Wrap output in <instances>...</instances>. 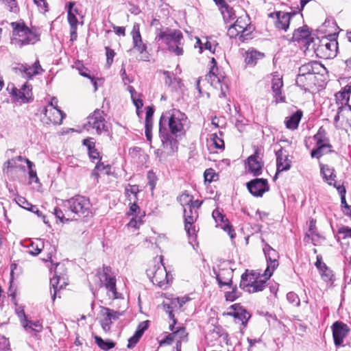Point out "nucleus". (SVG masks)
<instances>
[{
    "instance_id": "f257e3e1",
    "label": "nucleus",
    "mask_w": 351,
    "mask_h": 351,
    "mask_svg": "<svg viewBox=\"0 0 351 351\" xmlns=\"http://www.w3.org/2000/svg\"><path fill=\"white\" fill-rule=\"evenodd\" d=\"M188 119L186 114L178 110L172 109L163 113L159 121V129H167L168 125L169 134L175 137L184 135L188 128Z\"/></svg>"
},
{
    "instance_id": "f03ea898",
    "label": "nucleus",
    "mask_w": 351,
    "mask_h": 351,
    "mask_svg": "<svg viewBox=\"0 0 351 351\" xmlns=\"http://www.w3.org/2000/svg\"><path fill=\"white\" fill-rule=\"evenodd\" d=\"M155 40L157 42L161 41L175 55L179 56L183 54V35L180 30L168 27L158 29Z\"/></svg>"
},
{
    "instance_id": "7ed1b4c3",
    "label": "nucleus",
    "mask_w": 351,
    "mask_h": 351,
    "mask_svg": "<svg viewBox=\"0 0 351 351\" xmlns=\"http://www.w3.org/2000/svg\"><path fill=\"white\" fill-rule=\"evenodd\" d=\"M13 28L12 43L19 47L34 45L40 40V32L36 28L29 29L24 23H11Z\"/></svg>"
},
{
    "instance_id": "20e7f679",
    "label": "nucleus",
    "mask_w": 351,
    "mask_h": 351,
    "mask_svg": "<svg viewBox=\"0 0 351 351\" xmlns=\"http://www.w3.org/2000/svg\"><path fill=\"white\" fill-rule=\"evenodd\" d=\"M269 278L265 275V271L262 275L256 272L245 273L241 276L240 287L248 293L261 291L265 287Z\"/></svg>"
},
{
    "instance_id": "39448f33",
    "label": "nucleus",
    "mask_w": 351,
    "mask_h": 351,
    "mask_svg": "<svg viewBox=\"0 0 351 351\" xmlns=\"http://www.w3.org/2000/svg\"><path fill=\"white\" fill-rule=\"evenodd\" d=\"M211 62L213 64V66L211 67L209 73L207 75H206L204 79L202 77H199L197 80V88L198 89L199 92L201 93L199 84L202 81L205 80L215 88H219L221 90L220 97H225L226 91L228 88L226 78L222 75H219L216 73V72L218 70V68L216 67L217 63L215 58H212Z\"/></svg>"
},
{
    "instance_id": "423d86ee",
    "label": "nucleus",
    "mask_w": 351,
    "mask_h": 351,
    "mask_svg": "<svg viewBox=\"0 0 351 351\" xmlns=\"http://www.w3.org/2000/svg\"><path fill=\"white\" fill-rule=\"evenodd\" d=\"M250 19L247 15L239 16L236 21L231 24L228 29V35L230 38L239 36L241 40L247 39V36L252 32V28L250 25Z\"/></svg>"
},
{
    "instance_id": "0eeeda50",
    "label": "nucleus",
    "mask_w": 351,
    "mask_h": 351,
    "mask_svg": "<svg viewBox=\"0 0 351 351\" xmlns=\"http://www.w3.org/2000/svg\"><path fill=\"white\" fill-rule=\"evenodd\" d=\"M162 259L163 256H160L159 262L147 269V274L152 279L153 284L160 287H166L169 282V275L162 263Z\"/></svg>"
},
{
    "instance_id": "6e6552de",
    "label": "nucleus",
    "mask_w": 351,
    "mask_h": 351,
    "mask_svg": "<svg viewBox=\"0 0 351 351\" xmlns=\"http://www.w3.org/2000/svg\"><path fill=\"white\" fill-rule=\"evenodd\" d=\"M100 280L106 288L109 298L114 300L122 298V294L117 291L116 277L110 267H103V271L100 274Z\"/></svg>"
},
{
    "instance_id": "1a4fd4ad",
    "label": "nucleus",
    "mask_w": 351,
    "mask_h": 351,
    "mask_svg": "<svg viewBox=\"0 0 351 351\" xmlns=\"http://www.w3.org/2000/svg\"><path fill=\"white\" fill-rule=\"evenodd\" d=\"M64 206L74 214L73 218L77 216H87L90 213V202L84 196L77 195L64 202Z\"/></svg>"
},
{
    "instance_id": "9d476101",
    "label": "nucleus",
    "mask_w": 351,
    "mask_h": 351,
    "mask_svg": "<svg viewBox=\"0 0 351 351\" xmlns=\"http://www.w3.org/2000/svg\"><path fill=\"white\" fill-rule=\"evenodd\" d=\"M313 138L316 141V148L311 151V154L313 158H319L322 156L332 152V145L322 127L319 129Z\"/></svg>"
},
{
    "instance_id": "9b49d317",
    "label": "nucleus",
    "mask_w": 351,
    "mask_h": 351,
    "mask_svg": "<svg viewBox=\"0 0 351 351\" xmlns=\"http://www.w3.org/2000/svg\"><path fill=\"white\" fill-rule=\"evenodd\" d=\"M122 315L123 312L101 306L99 315V323L103 330L105 332H110L113 321L117 320Z\"/></svg>"
},
{
    "instance_id": "f8f14e48",
    "label": "nucleus",
    "mask_w": 351,
    "mask_h": 351,
    "mask_svg": "<svg viewBox=\"0 0 351 351\" xmlns=\"http://www.w3.org/2000/svg\"><path fill=\"white\" fill-rule=\"evenodd\" d=\"M338 43L336 40L322 39L315 49L317 55L324 59H331L337 56Z\"/></svg>"
},
{
    "instance_id": "ddd939ff",
    "label": "nucleus",
    "mask_w": 351,
    "mask_h": 351,
    "mask_svg": "<svg viewBox=\"0 0 351 351\" xmlns=\"http://www.w3.org/2000/svg\"><path fill=\"white\" fill-rule=\"evenodd\" d=\"M263 250L267 263V267L265 269V275L267 278H270L275 269L279 265V253L268 243L265 244Z\"/></svg>"
},
{
    "instance_id": "4468645a",
    "label": "nucleus",
    "mask_w": 351,
    "mask_h": 351,
    "mask_svg": "<svg viewBox=\"0 0 351 351\" xmlns=\"http://www.w3.org/2000/svg\"><path fill=\"white\" fill-rule=\"evenodd\" d=\"M103 114V111L95 110L92 114L88 117L87 123L85 125L87 130H89L90 128L95 129L97 134H101L103 132L107 131L106 120Z\"/></svg>"
},
{
    "instance_id": "2eb2a0df",
    "label": "nucleus",
    "mask_w": 351,
    "mask_h": 351,
    "mask_svg": "<svg viewBox=\"0 0 351 351\" xmlns=\"http://www.w3.org/2000/svg\"><path fill=\"white\" fill-rule=\"evenodd\" d=\"M162 147L167 155H172L178 150V142L173 134H169L167 129H159Z\"/></svg>"
},
{
    "instance_id": "dca6fc26",
    "label": "nucleus",
    "mask_w": 351,
    "mask_h": 351,
    "mask_svg": "<svg viewBox=\"0 0 351 351\" xmlns=\"http://www.w3.org/2000/svg\"><path fill=\"white\" fill-rule=\"evenodd\" d=\"M249 192L254 197H262L269 191V185L267 179L255 178L246 183Z\"/></svg>"
},
{
    "instance_id": "f3484780",
    "label": "nucleus",
    "mask_w": 351,
    "mask_h": 351,
    "mask_svg": "<svg viewBox=\"0 0 351 351\" xmlns=\"http://www.w3.org/2000/svg\"><path fill=\"white\" fill-rule=\"evenodd\" d=\"M247 164L248 171L254 176H258L262 174L264 162L258 149H256L254 154L247 158Z\"/></svg>"
},
{
    "instance_id": "a211bd4d",
    "label": "nucleus",
    "mask_w": 351,
    "mask_h": 351,
    "mask_svg": "<svg viewBox=\"0 0 351 351\" xmlns=\"http://www.w3.org/2000/svg\"><path fill=\"white\" fill-rule=\"evenodd\" d=\"M131 34L132 36L134 49H135L140 54L142 55V58H147L148 53L147 51V45L143 42L138 23H135L133 25Z\"/></svg>"
},
{
    "instance_id": "6ab92c4d",
    "label": "nucleus",
    "mask_w": 351,
    "mask_h": 351,
    "mask_svg": "<svg viewBox=\"0 0 351 351\" xmlns=\"http://www.w3.org/2000/svg\"><path fill=\"white\" fill-rule=\"evenodd\" d=\"M65 117L63 112L58 108L46 106L44 109V117L43 121L47 124H61Z\"/></svg>"
},
{
    "instance_id": "aec40b11",
    "label": "nucleus",
    "mask_w": 351,
    "mask_h": 351,
    "mask_svg": "<svg viewBox=\"0 0 351 351\" xmlns=\"http://www.w3.org/2000/svg\"><path fill=\"white\" fill-rule=\"evenodd\" d=\"M332 337L334 343L336 347L342 345L343 339L346 337L350 332V328L347 324L341 322H336L332 326Z\"/></svg>"
},
{
    "instance_id": "412c9836",
    "label": "nucleus",
    "mask_w": 351,
    "mask_h": 351,
    "mask_svg": "<svg viewBox=\"0 0 351 351\" xmlns=\"http://www.w3.org/2000/svg\"><path fill=\"white\" fill-rule=\"evenodd\" d=\"M332 108V111L335 112V114L334 116V124L336 128H339V122L341 119L342 120L348 117H351V106L350 105L346 104H339L337 101L335 104H332L330 105ZM349 125L351 127V120L349 121L348 120Z\"/></svg>"
},
{
    "instance_id": "4be33fe9",
    "label": "nucleus",
    "mask_w": 351,
    "mask_h": 351,
    "mask_svg": "<svg viewBox=\"0 0 351 351\" xmlns=\"http://www.w3.org/2000/svg\"><path fill=\"white\" fill-rule=\"evenodd\" d=\"M198 217L197 210L190 206H186L184 209V228L189 236L195 234V230L193 227L194 222Z\"/></svg>"
},
{
    "instance_id": "5701e85b",
    "label": "nucleus",
    "mask_w": 351,
    "mask_h": 351,
    "mask_svg": "<svg viewBox=\"0 0 351 351\" xmlns=\"http://www.w3.org/2000/svg\"><path fill=\"white\" fill-rule=\"evenodd\" d=\"M11 94L16 101L23 103H27L33 99L32 86L28 83L23 84L20 89L12 88Z\"/></svg>"
},
{
    "instance_id": "b1692460",
    "label": "nucleus",
    "mask_w": 351,
    "mask_h": 351,
    "mask_svg": "<svg viewBox=\"0 0 351 351\" xmlns=\"http://www.w3.org/2000/svg\"><path fill=\"white\" fill-rule=\"evenodd\" d=\"M295 15L294 13L291 14L284 12H276L271 13L269 16L275 19V26L278 29L287 31L289 27L290 20L292 16Z\"/></svg>"
},
{
    "instance_id": "393cba45",
    "label": "nucleus",
    "mask_w": 351,
    "mask_h": 351,
    "mask_svg": "<svg viewBox=\"0 0 351 351\" xmlns=\"http://www.w3.org/2000/svg\"><path fill=\"white\" fill-rule=\"evenodd\" d=\"M320 65L317 62H309L304 64L299 69V74L296 78V82L302 83L304 82V75H307L308 79L311 82L315 78V69H317Z\"/></svg>"
},
{
    "instance_id": "a878e982",
    "label": "nucleus",
    "mask_w": 351,
    "mask_h": 351,
    "mask_svg": "<svg viewBox=\"0 0 351 351\" xmlns=\"http://www.w3.org/2000/svg\"><path fill=\"white\" fill-rule=\"evenodd\" d=\"M59 267H63V265H60V263L56 264L55 269V276L52 278H51L50 280L51 286L53 289V293L51 290L50 291L51 294V299L53 301L56 300L57 292L61 289H62L64 286L66 285L64 277L61 276L60 275H58L57 269Z\"/></svg>"
},
{
    "instance_id": "bb28decb",
    "label": "nucleus",
    "mask_w": 351,
    "mask_h": 351,
    "mask_svg": "<svg viewBox=\"0 0 351 351\" xmlns=\"http://www.w3.org/2000/svg\"><path fill=\"white\" fill-rule=\"evenodd\" d=\"M277 173L287 171L291 168V160L289 159L287 152L282 148L276 152Z\"/></svg>"
},
{
    "instance_id": "cd10ccee",
    "label": "nucleus",
    "mask_w": 351,
    "mask_h": 351,
    "mask_svg": "<svg viewBox=\"0 0 351 351\" xmlns=\"http://www.w3.org/2000/svg\"><path fill=\"white\" fill-rule=\"evenodd\" d=\"M213 271L219 287L221 288L223 286L231 287L233 271L230 269H221L219 271L214 269Z\"/></svg>"
},
{
    "instance_id": "c85d7f7f",
    "label": "nucleus",
    "mask_w": 351,
    "mask_h": 351,
    "mask_svg": "<svg viewBox=\"0 0 351 351\" xmlns=\"http://www.w3.org/2000/svg\"><path fill=\"white\" fill-rule=\"evenodd\" d=\"M17 69L23 74V77L28 79H32L34 75L43 71L38 60H36L32 66L22 64Z\"/></svg>"
},
{
    "instance_id": "c756f323",
    "label": "nucleus",
    "mask_w": 351,
    "mask_h": 351,
    "mask_svg": "<svg viewBox=\"0 0 351 351\" xmlns=\"http://www.w3.org/2000/svg\"><path fill=\"white\" fill-rule=\"evenodd\" d=\"M230 309L232 311L228 314L234 317L236 319L241 322L243 325H245L250 317V314L244 309L239 304H234L231 306Z\"/></svg>"
},
{
    "instance_id": "7c9ffc66",
    "label": "nucleus",
    "mask_w": 351,
    "mask_h": 351,
    "mask_svg": "<svg viewBox=\"0 0 351 351\" xmlns=\"http://www.w3.org/2000/svg\"><path fill=\"white\" fill-rule=\"evenodd\" d=\"M320 173L323 177V179L328 184L333 186L337 189L339 184H337L335 180L336 175L335 174V169L328 165H320Z\"/></svg>"
},
{
    "instance_id": "2f4dec72",
    "label": "nucleus",
    "mask_w": 351,
    "mask_h": 351,
    "mask_svg": "<svg viewBox=\"0 0 351 351\" xmlns=\"http://www.w3.org/2000/svg\"><path fill=\"white\" fill-rule=\"evenodd\" d=\"M148 321L141 322L135 331L134 335L128 339V348H133L138 342L144 332L148 328Z\"/></svg>"
},
{
    "instance_id": "473e14b6",
    "label": "nucleus",
    "mask_w": 351,
    "mask_h": 351,
    "mask_svg": "<svg viewBox=\"0 0 351 351\" xmlns=\"http://www.w3.org/2000/svg\"><path fill=\"white\" fill-rule=\"evenodd\" d=\"M303 112L302 110H297L291 116L286 117L285 123L286 128L291 130H295L298 128L299 123L302 117Z\"/></svg>"
},
{
    "instance_id": "72a5a7b5",
    "label": "nucleus",
    "mask_w": 351,
    "mask_h": 351,
    "mask_svg": "<svg viewBox=\"0 0 351 351\" xmlns=\"http://www.w3.org/2000/svg\"><path fill=\"white\" fill-rule=\"evenodd\" d=\"M23 252L32 256L39 254L45 248V243H21Z\"/></svg>"
},
{
    "instance_id": "f704fd0d",
    "label": "nucleus",
    "mask_w": 351,
    "mask_h": 351,
    "mask_svg": "<svg viewBox=\"0 0 351 351\" xmlns=\"http://www.w3.org/2000/svg\"><path fill=\"white\" fill-rule=\"evenodd\" d=\"M315 223L316 221L313 219H310L308 221V228L306 232V238L312 241H317L322 239V237L317 231Z\"/></svg>"
},
{
    "instance_id": "c9c22d12",
    "label": "nucleus",
    "mask_w": 351,
    "mask_h": 351,
    "mask_svg": "<svg viewBox=\"0 0 351 351\" xmlns=\"http://www.w3.org/2000/svg\"><path fill=\"white\" fill-rule=\"evenodd\" d=\"M24 158L19 156L17 157L8 160L3 164V171L7 175H10L12 173L13 170L16 169L18 167V162L23 161Z\"/></svg>"
},
{
    "instance_id": "e433bc0d",
    "label": "nucleus",
    "mask_w": 351,
    "mask_h": 351,
    "mask_svg": "<svg viewBox=\"0 0 351 351\" xmlns=\"http://www.w3.org/2000/svg\"><path fill=\"white\" fill-rule=\"evenodd\" d=\"M225 23H230L236 18L235 12L232 8L223 4L219 8Z\"/></svg>"
},
{
    "instance_id": "4c0bfd02",
    "label": "nucleus",
    "mask_w": 351,
    "mask_h": 351,
    "mask_svg": "<svg viewBox=\"0 0 351 351\" xmlns=\"http://www.w3.org/2000/svg\"><path fill=\"white\" fill-rule=\"evenodd\" d=\"M23 318L21 319L23 326L26 329H30L34 331H40L42 326L38 321L32 322L29 321L26 318L24 311H22Z\"/></svg>"
},
{
    "instance_id": "58836bf2",
    "label": "nucleus",
    "mask_w": 351,
    "mask_h": 351,
    "mask_svg": "<svg viewBox=\"0 0 351 351\" xmlns=\"http://www.w3.org/2000/svg\"><path fill=\"white\" fill-rule=\"evenodd\" d=\"M283 82L280 77H274L272 80V90L274 93L276 101H283V97L281 95V88L282 87Z\"/></svg>"
},
{
    "instance_id": "ea45409f",
    "label": "nucleus",
    "mask_w": 351,
    "mask_h": 351,
    "mask_svg": "<svg viewBox=\"0 0 351 351\" xmlns=\"http://www.w3.org/2000/svg\"><path fill=\"white\" fill-rule=\"evenodd\" d=\"M95 342L98 346V347L104 351H108L115 346V343L110 340L106 339L104 340L101 337L99 336L94 337Z\"/></svg>"
},
{
    "instance_id": "a19ab883",
    "label": "nucleus",
    "mask_w": 351,
    "mask_h": 351,
    "mask_svg": "<svg viewBox=\"0 0 351 351\" xmlns=\"http://www.w3.org/2000/svg\"><path fill=\"white\" fill-rule=\"evenodd\" d=\"M263 57V54L254 50H249L245 53V62L247 64L254 66L256 61Z\"/></svg>"
},
{
    "instance_id": "79ce46f5",
    "label": "nucleus",
    "mask_w": 351,
    "mask_h": 351,
    "mask_svg": "<svg viewBox=\"0 0 351 351\" xmlns=\"http://www.w3.org/2000/svg\"><path fill=\"white\" fill-rule=\"evenodd\" d=\"M173 331V336L176 337V348L178 349L181 346L182 341H187V332L184 328L181 327L179 328L176 331Z\"/></svg>"
},
{
    "instance_id": "37998d69",
    "label": "nucleus",
    "mask_w": 351,
    "mask_h": 351,
    "mask_svg": "<svg viewBox=\"0 0 351 351\" xmlns=\"http://www.w3.org/2000/svg\"><path fill=\"white\" fill-rule=\"evenodd\" d=\"M139 192L138 186L137 185L129 184L125 190V194L128 197L129 202H136L138 199L137 194Z\"/></svg>"
},
{
    "instance_id": "c03bdc74",
    "label": "nucleus",
    "mask_w": 351,
    "mask_h": 351,
    "mask_svg": "<svg viewBox=\"0 0 351 351\" xmlns=\"http://www.w3.org/2000/svg\"><path fill=\"white\" fill-rule=\"evenodd\" d=\"M310 36V33L306 27H302L295 30L293 34V40L294 41H300L307 38Z\"/></svg>"
},
{
    "instance_id": "a18cd8bd",
    "label": "nucleus",
    "mask_w": 351,
    "mask_h": 351,
    "mask_svg": "<svg viewBox=\"0 0 351 351\" xmlns=\"http://www.w3.org/2000/svg\"><path fill=\"white\" fill-rule=\"evenodd\" d=\"M228 287L231 291L225 293V298L227 301L233 302L240 296L241 293L237 290L236 285L233 286V285L231 284V287Z\"/></svg>"
},
{
    "instance_id": "49530a36",
    "label": "nucleus",
    "mask_w": 351,
    "mask_h": 351,
    "mask_svg": "<svg viewBox=\"0 0 351 351\" xmlns=\"http://www.w3.org/2000/svg\"><path fill=\"white\" fill-rule=\"evenodd\" d=\"M178 201L180 202V204L182 206L183 209L185 208V207L190 206L192 199H193V197L190 195L186 191L182 193L179 197H178Z\"/></svg>"
},
{
    "instance_id": "de8ad7c7",
    "label": "nucleus",
    "mask_w": 351,
    "mask_h": 351,
    "mask_svg": "<svg viewBox=\"0 0 351 351\" xmlns=\"http://www.w3.org/2000/svg\"><path fill=\"white\" fill-rule=\"evenodd\" d=\"M43 251L47 254L48 258L51 259L56 252V246L52 243H45V248L43 249Z\"/></svg>"
},
{
    "instance_id": "09e8293b",
    "label": "nucleus",
    "mask_w": 351,
    "mask_h": 351,
    "mask_svg": "<svg viewBox=\"0 0 351 351\" xmlns=\"http://www.w3.org/2000/svg\"><path fill=\"white\" fill-rule=\"evenodd\" d=\"M152 128L153 121L145 120V133L147 140L149 142L152 138Z\"/></svg>"
},
{
    "instance_id": "8fccbe9b",
    "label": "nucleus",
    "mask_w": 351,
    "mask_h": 351,
    "mask_svg": "<svg viewBox=\"0 0 351 351\" xmlns=\"http://www.w3.org/2000/svg\"><path fill=\"white\" fill-rule=\"evenodd\" d=\"M68 15V22L69 23L70 27H71L73 30V32H75V28H77V19L76 16L73 15L72 13V10H67Z\"/></svg>"
},
{
    "instance_id": "3c124183",
    "label": "nucleus",
    "mask_w": 351,
    "mask_h": 351,
    "mask_svg": "<svg viewBox=\"0 0 351 351\" xmlns=\"http://www.w3.org/2000/svg\"><path fill=\"white\" fill-rule=\"evenodd\" d=\"M338 234L339 239H341L351 238V228L347 226H343L339 229Z\"/></svg>"
},
{
    "instance_id": "603ef678",
    "label": "nucleus",
    "mask_w": 351,
    "mask_h": 351,
    "mask_svg": "<svg viewBox=\"0 0 351 351\" xmlns=\"http://www.w3.org/2000/svg\"><path fill=\"white\" fill-rule=\"evenodd\" d=\"M211 140L215 148L219 149H223L224 142L221 138L218 137L216 134H211Z\"/></svg>"
},
{
    "instance_id": "864d4df0",
    "label": "nucleus",
    "mask_w": 351,
    "mask_h": 351,
    "mask_svg": "<svg viewBox=\"0 0 351 351\" xmlns=\"http://www.w3.org/2000/svg\"><path fill=\"white\" fill-rule=\"evenodd\" d=\"M3 1L10 12L14 13H17L19 12V8L16 0H3Z\"/></svg>"
},
{
    "instance_id": "5fc2aeb1",
    "label": "nucleus",
    "mask_w": 351,
    "mask_h": 351,
    "mask_svg": "<svg viewBox=\"0 0 351 351\" xmlns=\"http://www.w3.org/2000/svg\"><path fill=\"white\" fill-rule=\"evenodd\" d=\"M204 179L206 182H211L215 180V177L217 178V174L215 172L213 169H208L204 171Z\"/></svg>"
},
{
    "instance_id": "6e6d98bb",
    "label": "nucleus",
    "mask_w": 351,
    "mask_h": 351,
    "mask_svg": "<svg viewBox=\"0 0 351 351\" xmlns=\"http://www.w3.org/2000/svg\"><path fill=\"white\" fill-rule=\"evenodd\" d=\"M189 300L190 298L188 296L177 298L171 301V305L174 306L175 307L178 306V307L180 308L186 302H187Z\"/></svg>"
},
{
    "instance_id": "4d7b16f0",
    "label": "nucleus",
    "mask_w": 351,
    "mask_h": 351,
    "mask_svg": "<svg viewBox=\"0 0 351 351\" xmlns=\"http://www.w3.org/2000/svg\"><path fill=\"white\" fill-rule=\"evenodd\" d=\"M147 177L148 180V184L149 185L151 190L153 191L156 186L157 181L156 174L153 171H149L147 173Z\"/></svg>"
},
{
    "instance_id": "13d9d810",
    "label": "nucleus",
    "mask_w": 351,
    "mask_h": 351,
    "mask_svg": "<svg viewBox=\"0 0 351 351\" xmlns=\"http://www.w3.org/2000/svg\"><path fill=\"white\" fill-rule=\"evenodd\" d=\"M287 298L290 303H291L297 306H298L300 304V300L298 296L297 295L296 293H295L293 292L288 293L287 294Z\"/></svg>"
},
{
    "instance_id": "bf43d9fd",
    "label": "nucleus",
    "mask_w": 351,
    "mask_h": 351,
    "mask_svg": "<svg viewBox=\"0 0 351 351\" xmlns=\"http://www.w3.org/2000/svg\"><path fill=\"white\" fill-rule=\"evenodd\" d=\"M319 271L324 280L328 281L331 279V277L332 276V272L326 265L325 266V268H323V270Z\"/></svg>"
},
{
    "instance_id": "052dcab7",
    "label": "nucleus",
    "mask_w": 351,
    "mask_h": 351,
    "mask_svg": "<svg viewBox=\"0 0 351 351\" xmlns=\"http://www.w3.org/2000/svg\"><path fill=\"white\" fill-rule=\"evenodd\" d=\"M212 216L216 222H225V220H226L225 216L218 209H215L213 211Z\"/></svg>"
},
{
    "instance_id": "680f3d73",
    "label": "nucleus",
    "mask_w": 351,
    "mask_h": 351,
    "mask_svg": "<svg viewBox=\"0 0 351 351\" xmlns=\"http://www.w3.org/2000/svg\"><path fill=\"white\" fill-rule=\"evenodd\" d=\"M34 1L39 8L40 12L45 13L48 11V4L45 0H34Z\"/></svg>"
},
{
    "instance_id": "e2e57ef3",
    "label": "nucleus",
    "mask_w": 351,
    "mask_h": 351,
    "mask_svg": "<svg viewBox=\"0 0 351 351\" xmlns=\"http://www.w3.org/2000/svg\"><path fill=\"white\" fill-rule=\"evenodd\" d=\"M106 61L107 64L110 66L113 62V58L115 55L114 50L109 47H106Z\"/></svg>"
},
{
    "instance_id": "0e129e2a",
    "label": "nucleus",
    "mask_w": 351,
    "mask_h": 351,
    "mask_svg": "<svg viewBox=\"0 0 351 351\" xmlns=\"http://www.w3.org/2000/svg\"><path fill=\"white\" fill-rule=\"evenodd\" d=\"M337 191H338L339 194L341 196V202L342 204H346V189L343 185L339 184L338 186H337Z\"/></svg>"
},
{
    "instance_id": "69168bd1",
    "label": "nucleus",
    "mask_w": 351,
    "mask_h": 351,
    "mask_svg": "<svg viewBox=\"0 0 351 351\" xmlns=\"http://www.w3.org/2000/svg\"><path fill=\"white\" fill-rule=\"evenodd\" d=\"M77 69L79 71L80 75L82 76L86 77L88 79L91 78V76L88 73V69L85 68L83 65L79 64V66L77 64Z\"/></svg>"
},
{
    "instance_id": "338daca9",
    "label": "nucleus",
    "mask_w": 351,
    "mask_h": 351,
    "mask_svg": "<svg viewBox=\"0 0 351 351\" xmlns=\"http://www.w3.org/2000/svg\"><path fill=\"white\" fill-rule=\"evenodd\" d=\"M16 202L19 206L26 210H28L30 205H32V204L29 203L24 197H19Z\"/></svg>"
},
{
    "instance_id": "774afa93",
    "label": "nucleus",
    "mask_w": 351,
    "mask_h": 351,
    "mask_svg": "<svg viewBox=\"0 0 351 351\" xmlns=\"http://www.w3.org/2000/svg\"><path fill=\"white\" fill-rule=\"evenodd\" d=\"M351 93V82L348 84L343 88V91L341 93V96L343 98L348 99L349 94Z\"/></svg>"
}]
</instances>
